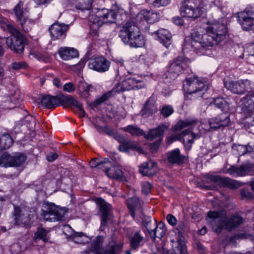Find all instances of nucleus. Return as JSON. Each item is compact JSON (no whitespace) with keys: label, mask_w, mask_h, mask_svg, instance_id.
<instances>
[{"label":"nucleus","mask_w":254,"mask_h":254,"mask_svg":"<svg viewBox=\"0 0 254 254\" xmlns=\"http://www.w3.org/2000/svg\"><path fill=\"white\" fill-rule=\"evenodd\" d=\"M207 24L206 33L201 35L198 32H193L190 37L185 38L184 52L193 51L199 55H208L207 51L225 39L227 30L222 20L208 21Z\"/></svg>","instance_id":"obj_1"},{"label":"nucleus","mask_w":254,"mask_h":254,"mask_svg":"<svg viewBox=\"0 0 254 254\" xmlns=\"http://www.w3.org/2000/svg\"><path fill=\"white\" fill-rule=\"evenodd\" d=\"M206 220L212 230L217 233L222 232L223 229L231 231L243 223V218L238 215L228 217L224 210L209 211L207 213Z\"/></svg>","instance_id":"obj_2"},{"label":"nucleus","mask_w":254,"mask_h":254,"mask_svg":"<svg viewBox=\"0 0 254 254\" xmlns=\"http://www.w3.org/2000/svg\"><path fill=\"white\" fill-rule=\"evenodd\" d=\"M119 37L124 43L131 47H141L145 44V39L136 23L131 20L127 21L122 27Z\"/></svg>","instance_id":"obj_3"},{"label":"nucleus","mask_w":254,"mask_h":254,"mask_svg":"<svg viewBox=\"0 0 254 254\" xmlns=\"http://www.w3.org/2000/svg\"><path fill=\"white\" fill-rule=\"evenodd\" d=\"M217 5V0H185L181 7V14L184 17L193 20L205 12L206 5Z\"/></svg>","instance_id":"obj_4"},{"label":"nucleus","mask_w":254,"mask_h":254,"mask_svg":"<svg viewBox=\"0 0 254 254\" xmlns=\"http://www.w3.org/2000/svg\"><path fill=\"white\" fill-rule=\"evenodd\" d=\"M4 30H7L11 34L6 39L7 46L18 54L22 53L24 49L25 38L24 35L10 24H4L1 26Z\"/></svg>","instance_id":"obj_5"},{"label":"nucleus","mask_w":254,"mask_h":254,"mask_svg":"<svg viewBox=\"0 0 254 254\" xmlns=\"http://www.w3.org/2000/svg\"><path fill=\"white\" fill-rule=\"evenodd\" d=\"M13 207L12 216L14 225L26 228L30 227L35 218V212L22 205H14Z\"/></svg>","instance_id":"obj_6"},{"label":"nucleus","mask_w":254,"mask_h":254,"mask_svg":"<svg viewBox=\"0 0 254 254\" xmlns=\"http://www.w3.org/2000/svg\"><path fill=\"white\" fill-rule=\"evenodd\" d=\"M41 215L50 222L62 221L65 219V213L54 203L46 202L43 205Z\"/></svg>","instance_id":"obj_7"},{"label":"nucleus","mask_w":254,"mask_h":254,"mask_svg":"<svg viewBox=\"0 0 254 254\" xmlns=\"http://www.w3.org/2000/svg\"><path fill=\"white\" fill-rule=\"evenodd\" d=\"M190 61L183 56H179L171 61L168 66L166 78L175 79L189 67Z\"/></svg>","instance_id":"obj_8"},{"label":"nucleus","mask_w":254,"mask_h":254,"mask_svg":"<svg viewBox=\"0 0 254 254\" xmlns=\"http://www.w3.org/2000/svg\"><path fill=\"white\" fill-rule=\"evenodd\" d=\"M206 80H185L183 84L184 91L194 97H202L204 91L209 86Z\"/></svg>","instance_id":"obj_9"},{"label":"nucleus","mask_w":254,"mask_h":254,"mask_svg":"<svg viewBox=\"0 0 254 254\" xmlns=\"http://www.w3.org/2000/svg\"><path fill=\"white\" fill-rule=\"evenodd\" d=\"M13 10L17 21L20 24L23 31L28 32L31 29L34 22L28 18V11L23 8V2L19 1L14 7Z\"/></svg>","instance_id":"obj_10"},{"label":"nucleus","mask_w":254,"mask_h":254,"mask_svg":"<svg viewBox=\"0 0 254 254\" xmlns=\"http://www.w3.org/2000/svg\"><path fill=\"white\" fill-rule=\"evenodd\" d=\"M225 87L236 94H243L254 90V84L251 80H226Z\"/></svg>","instance_id":"obj_11"},{"label":"nucleus","mask_w":254,"mask_h":254,"mask_svg":"<svg viewBox=\"0 0 254 254\" xmlns=\"http://www.w3.org/2000/svg\"><path fill=\"white\" fill-rule=\"evenodd\" d=\"M144 87L143 80H122L118 83L114 92H121L130 90L139 89Z\"/></svg>","instance_id":"obj_12"},{"label":"nucleus","mask_w":254,"mask_h":254,"mask_svg":"<svg viewBox=\"0 0 254 254\" xmlns=\"http://www.w3.org/2000/svg\"><path fill=\"white\" fill-rule=\"evenodd\" d=\"M227 173L235 177L253 175L254 173V165L248 162L243 164L240 167L231 166L227 170Z\"/></svg>","instance_id":"obj_13"},{"label":"nucleus","mask_w":254,"mask_h":254,"mask_svg":"<svg viewBox=\"0 0 254 254\" xmlns=\"http://www.w3.org/2000/svg\"><path fill=\"white\" fill-rule=\"evenodd\" d=\"M96 203L99 207L101 215V228L104 227L111 216L112 207L110 204L106 202L101 198H97L95 200Z\"/></svg>","instance_id":"obj_14"},{"label":"nucleus","mask_w":254,"mask_h":254,"mask_svg":"<svg viewBox=\"0 0 254 254\" xmlns=\"http://www.w3.org/2000/svg\"><path fill=\"white\" fill-rule=\"evenodd\" d=\"M69 28V25L59 22H55L49 28L51 37L53 40L64 39Z\"/></svg>","instance_id":"obj_15"},{"label":"nucleus","mask_w":254,"mask_h":254,"mask_svg":"<svg viewBox=\"0 0 254 254\" xmlns=\"http://www.w3.org/2000/svg\"><path fill=\"white\" fill-rule=\"evenodd\" d=\"M238 21L243 29L248 31L254 28V10L243 12L239 16Z\"/></svg>","instance_id":"obj_16"},{"label":"nucleus","mask_w":254,"mask_h":254,"mask_svg":"<svg viewBox=\"0 0 254 254\" xmlns=\"http://www.w3.org/2000/svg\"><path fill=\"white\" fill-rule=\"evenodd\" d=\"M169 126L161 125L157 127L150 129L147 133H144V137L148 140L157 139L158 141H162L164 132L168 129Z\"/></svg>","instance_id":"obj_17"},{"label":"nucleus","mask_w":254,"mask_h":254,"mask_svg":"<svg viewBox=\"0 0 254 254\" xmlns=\"http://www.w3.org/2000/svg\"><path fill=\"white\" fill-rule=\"evenodd\" d=\"M239 105L245 112H254V90L250 91L248 94L241 98Z\"/></svg>","instance_id":"obj_18"},{"label":"nucleus","mask_w":254,"mask_h":254,"mask_svg":"<svg viewBox=\"0 0 254 254\" xmlns=\"http://www.w3.org/2000/svg\"><path fill=\"white\" fill-rule=\"evenodd\" d=\"M207 181L213 183L220 187H228L233 188L236 186V182L228 178H222L218 175H208L207 177Z\"/></svg>","instance_id":"obj_19"},{"label":"nucleus","mask_w":254,"mask_h":254,"mask_svg":"<svg viewBox=\"0 0 254 254\" xmlns=\"http://www.w3.org/2000/svg\"><path fill=\"white\" fill-rule=\"evenodd\" d=\"M159 18L158 13L154 12L153 10L143 9L140 11L136 16V21H145L148 23H152Z\"/></svg>","instance_id":"obj_20"},{"label":"nucleus","mask_w":254,"mask_h":254,"mask_svg":"<svg viewBox=\"0 0 254 254\" xmlns=\"http://www.w3.org/2000/svg\"><path fill=\"white\" fill-rule=\"evenodd\" d=\"M114 137L122 143L119 147V149L122 152H127L129 149H135L139 152L142 151V148L137 146L136 143L130 140H126L121 135H116Z\"/></svg>","instance_id":"obj_21"},{"label":"nucleus","mask_w":254,"mask_h":254,"mask_svg":"<svg viewBox=\"0 0 254 254\" xmlns=\"http://www.w3.org/2000/svg\"><path fill=\"white\" fill-rule=\"evenodd\" d=\"M59 94L56 96L42 95L41 98L42 105L48 109H53L60 105Z\"/></svg>","instance_id":"obj_22"},{"label":"nucleus","mask_w":254,"mask_h":254,"mask_svg":"<svg viewBox=\"0 0 254 254\" xmlns=\"http://www.w3.org/2000/svg\"><path fill=\"white\" fill-rule=\"evenodd\" d=\"M152 224L153 227L148 232L151 238L153 240L156 238L161 239L166 231L165 225L161 223L157 224L155 220H154Z\"/></svg>","instance_id":"obj_23"},{"label":"nucleus","mask_w":254,"mask_h":254,"mask_svg":"<svg viewBox=\"0 0 254 254\" xmlns=\"http://www.w3.org/2000/svg\"><path fill=\"white\" fill-rule=\"evenodd\" d=\"M127 202L128 208L132 217L134 218L136 214L141 213V205L138 198L136 197L129 198Z\"/></svg>","instance_id":"obj_24"},{"label":"nucleus","mask_w":254,"mask_h":254,"mask_svg":"<svg viewBox=\"0 0 254 254\" xmlns=\"http://www.w3.org/2000/svg\"><path fill=\"white\" fill-rule=\"evenodd\" d=\"M58 53L64 60H69L78 56V53L76 50L66 47L60 48Z\"/></svg>","instance_id":"obj_25"},{"label":"nucleus","mask_w":254,"mask_h":254,"mask_svg":"<svg viewBox=\"0 0 254 254\" xmlns=\"http://www.w3.org/2000/svg\"><path fill=\"white\" fill-rule=\"evenodd\" d=\"M98 16H102L103 23H114L116 22L117 12L113 10L102 9L99 10Z\"/></svg>","instance_id":"obj_26"},{"label":"nucleus","mask_w":254,"mask_h":254,"mask_svg":"<svg viewBox=\"0 0 254 254\" xmlns=\"http://www.w3.org/2000/svg\"><path fill=\"white\" fill-rule=\"evenodd\" d=\"M156 163L151 160L144 162L140 167L139 172L143 176H152L155 174Z\"/></svg>","instance_id":"obj_27"},{"label":"nucleus","mask_w":254,"mask_h":254,"mask_svg":"<svg viewBox=\"0 0 254 254\" xmlns=\"http://www.w3.org/2000/svg\"><path fill=\"white\" fill-rule=\"evenodd\" d=\"M157 40L165 47L168 48L172 42V35L165 29H160L157 31Z\"/></svg>","instance_id":"obj_28"},{"label":"nucleus","mask_w":254,"mask_h":254,"mask_svg":"<svg viewBox=\"0 0 254 254\" xmlns=\"http://www.w3.org/2000/svg\"><path fill=\"white\" fill-rule=\"evenodd\" d=\"M167 158L169 163L180 165L184 162L185 156L181 154L178 148H176L168 153Z\"/></svg>","instance_id":"obj_29"},{"label":"nucleus","mask_w":254,"mask_h":254,"mask_svg":"<svg viewBox=\"0 0 254 254\" xmlns=\"http://www.w3.org/2000/svg\"><path fill=\"white\" fill-rule=\"evenodd\" d=\"M180 134H181V137H185L184 138V144L185 145H188L189 148L191 147V144L195 140L199 138L201 136L200 133H194L189 129L184 130Z\"/></svg>","instance_id":"obj_30"},{"label":"nucleus","mask_w":254,"mask_h":254,"mask_svg":"<svg viewBox=\"0 0 254 254\" xmlns=\"http://www.w3.org/2000/svg\"><path fill=\"white\" fill-rule=\"evenodd\" d=\"M110 62L103 57L95 58V71L103 72L107 71L110 67Z\"/></svg>","instance_id":"obj_31"},{"label":"nucleus","mask_w":254,"mask_h":254,"mask_svg":"<svg viewBox=\"0 0 254 254\" xmlns=\"http://www.w3.org/2000/svg\"><path fill=\"white\" fill-rule=\"evenodd\" d=\"M59 99L60 105L62 104L67 107L76 108L80 103L70 95H64L62 93H59Z\"/></svg>","instance_id":"obj_32"},{"label":"nucleus","mask_w":254,"mask_h":254,"mask_svg":"<svg viewBox=\"0 0 254 254\" xmlns=\"http://www.w3.org/2000/svg\"><path fill=\"white\" fill-rule=\"evenodd\" d=\"M157 111L156 106L147 100L144 104L141 111V114L144 117H147L155 114Z\"/></svg>","instance_id":"obj_33"},{"label":"nucleus","mask_w":254,"mask_h":254,"mask_svg":"<svg viewBox=\"0 0 254 254\" xmlns=\"http://www.w3.org/2000/svg\"><path fill=\"white\" fill-rule=\"evenodd\" d=\"M198 123V121L195 119H186L185 120H180L174 127V130L178 131L183 128L191 126H194Z\"/></svg>","instance_id":"obj_34"},{"label":"nucleus","mask_w":254,"mask_h":254,"mask_svg":"<svg viewBox=\"0 0 254 254\" xmlns=\"http://www.w3.org/2000/svg\"><path fill=\"white\" fill-rule=\"evenodd\" d=\"M130 247L135 250H137L142 245L143 237L140 235L139 232H137L130 237L129 239Z\"/></svg>","instance_id":"obj_35"},{"label":"nucleus","mask_w":254,"mask_h":254,"mask_svg":"<svg viewBox=\"0 0 254 254\" xmlns=\"http://www.w3.org/2000/svg\"><path fill=\"white\" fill-rule=\"evenodd\" d=\"M13 143L12 138L8 133H5L0 137V149H6L10 148Z\"/></svg>","instance_id":"obj_36"},{"label":"nucleus","mask_w":254,"mask_h":254,"mask_svg":"<svg viewBox=\"0 0 254 254\" xmlns=\"http://www.w3.org/2000/svg\"><path fill=\"white\" fill-rule=\"evenodd\" d=\"M48 234L49 231L44 228H38L34 234V240L35 241L38 239L42 240L44 242H46L48 241L50 238Z\"/></svg>","instance_id":"obj_37"},{"label":"nucleus","mask_w":254,"mask_h":254,"mask_svg":"<svg viewBox=\"0 0 254 254\" xmlns=\"http://www.w3.org/2000/svg\"><path fill=\"white\" fill-rule=\"evenodd\" d=\"M123 129L130 133L132 135L141 136H144V131L138 127L136 126L128 125L123 128Z\"/></svg>","instance_id":"obj_38"},{"label":"nucleus","mask_w":254,"mask_h":254,"mask_svg":"<svg viewBox=\"0 0 254 254\" xmlns=\"http://www.w3.org/2000/svg\"><path fill=\"white\" fill-rule=\"evenodd\" d=\"M208 125L209 127H207V124H202L201 127L205 131H209L210 129H215L221 127L217 117L210 119L208 122Z\"/></svg>","instance_id":"obj_39"},{"label":"nucleus","mask_w":254,"mask_h":254,"mask_svg":"<svg viewBox=\"0 0 254 254\" xmlns=\"http://www.w3.org/2000/svg\"><path fill=\"white\" fill-rule=\"evenodd\" d=\"M214 104L224 112H227L229 109V103L223 98L217 97L214 99Z\"/></svg>","instance_id":"obj_40"},{"label":"nucleus","mask_w":254,"mask_h":254,"mask_svg":"<svg viewBox=\"0 0 254 254\" xmlns=\"http://www.w3.org/2000/svg\"><path fill=\"white\" fill-rule=\"evenodd\" d=\"M9 98V101L14 104H16L19 101L20 98V92L15 87H12L11 91H9L7 94Z\"/></svg>","instance_id":"obj_41"},{"label":"nucleus","mask_w":254,"mask_h":254,"mask_svg":"<svg viewBox=\"0 0 254 254\" xmlns=\"http://www.w3.org/2000/svg\"><path fill=\"white\" fill-rule=\"evenodd\" d=\"M107 176L111 178L121 179L123 177L122 171L115 166H111L107 173Z\"/></svg>","instance_id":"obj_42"},{"label":"nucleus","mask_w":254,"mask_h":254,"mask_svg":"<svg viewBox=\"0 0 254 254\" xmlns=\"http://www.w3.org/2000/svg\"><path fill=\"white\" fill-rule=\"evenodd\" d=\"M187 251L186 245L184 242L178 241V245L174 249L173 251H169L168 254H187Z\"/></svg>","instance_id":"obj_43"},{"label":"nucleus","mask_w":254,"mask_h":254,"mask_svg":"<svg viewBox=\"0 0 254 254\" xmlns=\"http://www.w3.org/2000/svg\"><path fill=\"white\" fill-rule=\"evenodd\" d=\"M12 166H19L23 164L26 159L25 155L22 153H16L12 156Z\"/></svg>","instance_id":"obj_44"},{"label":"nucleus","mask_w":254,"mask_h":254,"mask_svg":"<svg viewBox=\"0 0 254 254\" xmlns=\"http://www.w3.org/2000/svg\"><path fill=\"white\" fill-rule=\"evenodd\" d=\"M99 10L96 12L95 14L92 11L89 16V20L90 22L96 25L98 27L103 24L102 21V16H98Z\"/></svg>","instance_id":"obj_45"},{"label":"nucleus","mask_w":254,"mask_h":254,"mask_svg":"<svg viewBox=\"0 0 254 254\" xmlns=\"http://www.w3.org/2000/svg\"><path fill=\"white\" fill-rule=\"evenodd\" d=\"M72 241L77 244H84L88 242V238L81 232H75L72 236Z\"/></svg>","instance_id":"obj_46"},{"label":"nucleus","mask_w":254,"mask_h":254,"mask_svg":"<svg viewBox=\"0 0 254 254\" xmlns=\"http://www.w3.org/2000/svg\"><path fill=\"white\" fill-rule=\"evenodd\" d=\"M12 156L7 153H3L0 157V166L2 167L12 166Z\"/></svg>","instance_id":"obj_47"},{"label":"nucleus","mask_w":254,"mask_h":254,"mask_svg":"<svg viewBox=\"0 0 254 254\" xmlns=\"http://www.w3.org/2000/svg\"><path fill=\"white\" fill-rule=\"evenodd\" d=\"M236 147L239 155H244L249 152L251 154V156L254 157V151H251L252 148L250 146L238 145Z\"/></svg>","instance_id":"obj_48"},{"label":"nucleus","mask_w":254,"mask_h":254,"mask_svg":"<svg viewBox=\"0 0 254 254\" xmlns=\"http://www.w3.org/2000/svg\"><path fill=\"white\" fill-rule=\"evenodd\" d=\"M225 112H226L222 113L217 116L218 121H219L221 127L228 126L230 123L229 116Z\"/></svg>","instance_id":"obj_49"},{"label":"nucleus","mask_w":254,"mask_h":254,"mask_svg":"<svg viewBox=\"0 0 254 254\" xmlns=\"http://www.w3.org/2000/svg\"><path fill=\"white\" fill-rule=\"evenodd\" d=\"M114 92V89H113L112 91L106 93L102 96L97 98L93 103V106L97 107V106L102 104L106 101H107L112 95L113 93Z\"/></svg>","instance_id":"obj_50"},{"label":"nucleus","mask_w":254,"mask_h":254,"mask_svg":"<svg viewBox=\"0 0 254 254\" xmlns=\"http://www.w3.org/2000/svg\"><path fill=\"white\" fill-rule=\"evenodd\" d=\"M93 0H86V3L83 5L81 2H77L75 5L76 9L81 11L88 10L91 8Z\"/></svg>","instance_id":"obj_51"},{"label":"nucleus","mask_w":254,"mask_h":254,"mask_svg":"<svg viewBox=\"0 0 254 254\" xmlns=\"http://www.w3.org/2000/svg\"><path fill=\"white\" fill-rule=\"evenodd\" d=\"M99 165H101V166H98L97 169H101L105 172L107 175L108 172L109 171L110 167L112 166V164L109 159L105 158L103 161H100Z\"/></svg>","instance_id":"obj_52"},{"label":"nucleus","mask_w":254,"mask_h":254,"mask_svg":"<svg viewBox=\"0 0 254 254\" xmlns=\"http://www.w3.org/2000/svg\"><path fill=\"white\" fill-rule=\"evenodd\" d=\"M174 109L171 105H165L160 110L161 114L166 118L169 117L174 113Z\"/></svg>","instance_id":"obj_53"},{"label":"nucleus","mask_w":254,"mask_h":254,"mask_svg":"<svg viewBox=\"0 0 254 254\" xmlns=\"http://www.w3.org/2000/svg\"><path fill=\"white\" fill-rule=\"evenodd\" d=\"M149 2L154 6L159 7L164 6L168 4L170 0H148Z\"/></svg>","instance_id":"obj_54"},{"label":"nucleus","mask_w":254,"mask_h":254,"mask_svg":"<svg viewBox=\"0 0 254 254\" xmlns=\"http://www.w3.org/2000/svg\"><path fill=\"white\" fill-rule=\"evenodd\" d=\"M154 221H152L151 218L149 216H145L142 219V223L143 226L146 228L148 232H149L150 230H152L153 227V222Z\"/></svg>","instance_id":"obj_55"},{"label":"nucleus","mask_w":254,"mask_h":254,"mask_svg":"<svg viewBox=\"0 0 254 254\" xmlns=\"http://www.w3.org/2000/svg\"><path fill=\"white\" fill-rule=\"evenodd\" d=\"M102 245V243L100 238H97V239L92 244V246L90 249L91 252H94L97 253L100 249Z\"/></svg>","instance_id":"obj_56"},{"label":"nucleus","mask_w":254,"mask_h":254,"mask_svg":"<svg viewBox=\"0 0 254 254\" xmlns=\"http://www.w3.org/2000/svg\"><path fill=\"white\" fill-rule=\"evenodd\" d=\"M152 185L148 182H144L142 184L141 190L142 192L145 195H147L151 190Z\"/></svg>","instance_id":"obj_57"},{"label":"nucleus","mask_w":254,"mask_h":254,"mask_svg":"<svg viewBox=\"0 0 254 254\" xmlns=\"http://www.w3.org/2000/svg\"><path fill=\"white\" fill-rule=\"evenodd\" d=\"M240 194L243 199L246 198L247 199H250L253 197V194L252 192L246 189L241 190Z\"/></svg>","instance_id":"obj_58"},{"label":"nucleus","mask_w":254,"mask_h":254,"mask_svg":"<svg viewBox=\"0 0 254 254\" xmlns=\"http://www.w3.org/2000/svg\"><path fill=\"white\" fill-rule=\"evenodd\" d=\"M27 66V64L24 62L14 63L12 64V68L15 69L25 68Z\"/></svg>","instance_id":"obj_59"},{"label":"nucleus","mask_w":254,"mask_h":254,"mask_svg":"<svg viewBox=\"0 0 254 254\" xmlns=\"http://www.w3.org/2000/svg\"><path fill=\"white\" fill-rule=\"evenodd\" d=\"M76 108H77L76 113L79 115V116L80 118L85 117L86 113L83 109L82 104L80 102Z\"/></svg>","instance_id":"obj_60"},{"label":"nucleus","mask_w":254,"mask_h":254,"mask_svg":"<svg viewBox=\"0 0 254 254\" xmlns=\"http://www.w3.org/2000/svg\"><path fill=\"white\" fill-rule=\"evenodd\" d=\"M64 90L67 92H72L75 90V87L72 82H68L64 85Z\"/></svg>","instance_id":"obj_61"},{"label":"nucleus","mask_w":254,"mask_h":254,"mask_svg":"<svg viewBox=\"0 0 254 254\" xmlns=\"http://www.w3.org/2000/svg\"><path fill=\"white\" fill-rule=\"evenodd\" d=\"M181 138V134H175L172 135L168 137L167 138L168 143L170 144L173 142L175 141L179 140Z\"/></svg>","instance_id":"obj_62"},{"label":"nucleus","mask_w":254,"mask_h":254,"mask_svg":"<svg viewBox=\"0 0 254 254\" xmlns=\"http://www.w3.org/2000/svg\"><path fill=\"white\" fill-rule=\"evenodd\" d=\"M168 222L171 225L174 226L177 224V219L172 214H168L166 217Z\"/></svg>","instance_id":"obj_63"},{"label":"nucleus","mask_w":254,"mask_h":254,"mask_svg":"<svg viewBox=\"0 0 254 254\" xmlns=\"http://www.w3.org/2000/svg\"><path fill=\"white\" fill-rule=\"evenodd\" d=\"M100 161L97 159H94L90 161L89 165L92 168L98 169V166H101V165H99Z\"/></svg>","instance_id":"obj_64"}]
</instances>
